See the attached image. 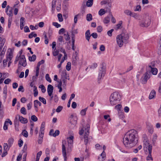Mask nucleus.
<instances>
[{
	"mask_svg": "<svg viewBox=\"0 0 161 161\" xmlns=\"http://www.w3.org/2000/svg\"><path fill=\"white\" fill-rule=\"evenodd\" d=\"M138 140L137 132L132 129L127 132L124 136L123 143L126 147L130 148L136 145Z\"/></svg>",
	"mask_w": 161,
	"mask_h": 161,
	"instance_id": "f257e3e1",
	"label": "nucleus"
},
{
	"mask_svg": "<svg viewBox=\"0 0 161 161\" xmlns=\"http://www.w3.org/2000/svg\"><path fill=\"white\" fill-rule=\"evenodd\" d=\"M129 38L127 33H122L120 34L117 36L116 38L117 44L119 47H121L123 45L124 43H127Z\"/></svg>",
	"mask_w": 161,
	"mask_h": 161,
	"instance_id": "f03ea898",
	"label": "nucleus"
},
{
	"mask_svg": "<svg viewBox=\"0 0 161 161\" xmlns=\"http://www.w3.org/2000/svg\"><path fill=\"white\" fill-rule=\"evenodd\" d=\"M121 99V96L119 93L118 92H114L110 96V103L112 105H115L119 103Z\"/></svg>",
	"mask_w": 161,
	"mask_h": 161,
	"instance_id": "7ed1b4c3",
	"label": "nucleus"
},
{
	"mask_svg": "<svg viewBox=\"0 0 161 161\" xmlns=\"http://www.w3.org/2000/svg\"><path fill=\"white\" fill-rule=\"evenodd\" d=\"M90 128V125L89 124H87L86 126V128L83 127L81 130L79 132V134L80 135H82L83 132H85V134L84 135V142L85 144L86 145L88 143L89 138L88 137L89 134V130Z\"/></svg>",
	"mask_w": 161,
	"mask_h": 161,
	"instance_id": "20e7f679",
	"label": "nucleus"
},
{
	"mask_svg": "<svg viewBox=\"0 0 161 161\" xmlns=\"http://www.w3.org/2000/svg\"><path fill=\"white\" fill-rule=\"evenodd\" d=\"M105 73V66L103 64L101 65V67L99 69L97 81L98 83H100V80L102 79L104 77Z\"/></svg>",
	"mask_w": 161,
	"mask_h": 161,
	"instance_id": "39448f33",
	"label": "nucleus"
},
{
	"mask_svg": "<svg viewBox=\"0 0 161 161\" xmlns=\"http://www.w3.org/2000/svg\"><path fill=\"white\" fill-rule=\"evenodd\" d=\"M151 75L150 71H147L141 77L140 79L141 83L143 84L146 83L147 80L150 78Z\"/></svg>",
	"mask_w": 161,
	"mask_h": 161,
	"instance_id": "423d86ee",
	"label": "nucleus"
},
{
	"mask_svg": "<svg viewBox=\"0 0 161 161\" xmlns=\"http://www.w3.org/2000/svg\"><path fill=\"white\" fill-rule=\"evenodd\" d=\"M150 18L147 17L140 22V25L142 27H147L150 25Z\"/></svg>",
	"mask_w": 161,
	"mask_h": 161,
	"instance_id": "0eeeda50",
	"label": "nucleus"
},
{
	"mask_svg": "<svg viewBox=\"0 0 161 161\" xmlns=\"http://www.w3.org/2000/svg\"><path fill=\"white\" fill-rule=\"evenodd\" d=\"M154 67V65L152 66L151 65H149L147 68V71H150V73L151 72L153 75H156L157 73L158 70L156 68H153Z\"/></svg>",
	"mask_w": 161,
	"mask_h": 161,
	"instance_id": "6e6552de",
	"label": "nucleus"
},
{
	"mask_svg": "<svg viewBox=\"0 0 161 161\" xmlns=\"http://www.w3.org/2000/svg\"><path fill=\"white\" fill-rule=\"evenodd\" d=\"M19 57V64L23 67H25L27 65V63L25 56L24 55H22V56H20Z\"/></svg>",
	"mask_w": 161,
	"mask_h": 161,
	"instance_id": "1a4fd4ad",
	"label": "nucleus"
},
{
	"mask_svg": "<svg viewBox=\"0 0 161 161\" xmlns=\"http://www.w3.org/2000/svg\"><path fill=\"white\" fill-rule=\"evenodd\" d=\"M65 142V141H63L62 142V153L64 158V161H66L67 160L66 147L64 145Z\"/></svg>",
	"mask_w": 161,
	"mask_h": 161,
	"instance_id": "9d476101",
	"label": "nucleus"
},
{
	"mask_svg": "<svg viewBox=\"0 0 161 161\" xmlns=\"http://www.w3.org/2000/svg\"><path fill=\"white\" fill-rule=\"evenodd\" d=\"M19 118V120L21 123L25 124L28 122V120L26 118H24L22 116L18 114L16 117V119Z\"/></svg>",
	"mask_w": 161,
	"mask_h": 161,
	"instance_id": "9b49d317",
	"label": "nucleus"
},
{
	"mask_svg": "<svg viewBox=\"0 0 161 161\" xmlns=\"http://www.w3.org/2000/svg\"><path fill=\"white\" fill-rule=\"evenodd\" d=\"M143 147H146L150 145L149 142L148 140L147 136L146 135L144 136L143 137Z\"/></svg>",
	"mask_w": 161,
	"mask_h": 161,
	"instance_id": "f8f14e48",
	"label": "nucleus"
},
{
	"mask_svg": "<svg viewBox=\"0 0 161 161\" xmlns=\"http://www.w3.org/2000/svg\"><path fill=\"white\" fill-rule=\"evenodd\" d=\"M143 148L144 151L147 154H148V153H151L152 152V146L151 144L148 146L143 147Z\"/></svg>",
	"mask_w": 161,
	"mask_h": 161,
	"instance_id": "ddd939ff",
	"label": "nucleus"
},
{
	"mask_svg": "<svg viewBox=\"0 0 161 161\" xmlns=\"http://www.w3.org/2000/svg\"><path fill=\"white\" fill-rule=\"evenodd\" d=\"M53 90V86L51 85H49L47 86V91L48 95L51 97L52 94Z\"/></svg>",
	"mask_w": 161,
	"mask_h": 161,
	"instance_id": "4468645a",
	"label": "nucleus"
},
{
	"mask_svg": "<svg viewBox=\"0 0 161 161\" xmlns=\"http://www.w3.org/2000/svg\"><path fill=\"white\" fill-rule=\"evenodd\" d=\"M147 127L149 132L151 134H152L153 132V125L150 123H147Z\"/></svg>",
	"mask_w": 161,
	"mask_h": 161,
	"instance_id": "2eb2a0df",
	"label": "nucleus"
},
{
	"mask_svg": "<svg viewBox=\"0 0 161 161\" xmlns=\"http://www.w3.org/2000/svg\"><path fill=\"white\" fill-rule=\"evenodd\" d=\"M12 8L9 6L7 7L6 9V13L9 16H12L13 15Z\"/></svg>",
	"mask_w": 161,
	"mask_h": 161,
	"instance_id": "dca6fc26",
	"label": "nucleus"
},
{
	"mask_svg": "<svg viewBox=\"0 0 161 161\" xmlns=\"http://www.w3.org/2000/svg\"><path fill=\"white\" fill-rule=\"evenodd\" d=\"M25 23V19L24 17H21L20 19V26L21 30H22Z\"/></svg>",
	"mask_w": 161,
	"mask_h": 161,
	"instance_id": "f3484780",
	"label": "nucleus"
},
{
	"mask_svg": "<svg viewBox=\"0 0 161 161\" xmlns=\"http://www.w3.org/2000/svg\"><path fill=\"white\" fill-rule=\"evenodd\" d=\"M156 96V92L154 90H153L151 91L149 96V99H151L155 97Z\"/></svg>",
	"mask_w": 161,
	"mask_h": 161,
	"instance_id": "a211bd4d",
	"label": "nucleus"
},
{
	"mask_svg": "<svg viewBox=\"0 0 161 161\" xmlns=\"http://www.w3.org/2000/svg\"><path fill=\"white\" fill-rule=\"evenodd\" d=\"M100 156L101 158L99 157L98 159L100 161H103L104 160L106 157V154L104 151H103L102 153L100 155Z\"/></svg>",
	"mask_w": 161,
	"mask_h": 161,
	"instance_id": "6ab92c4d",
	"label": "nucleus"
},
{
	"mask_svg": "<svg viewBox=\"0 0 161 161\" xmlns=\"http://www.w3.org/2000/svg\"><path fill=\"white\" fill-rule=\"evenodd\" d=\"M91 35H90V31L89 30H87L85 33V36L86 39L88 41H89L90 39V37Z\"/></svg>",
	"mask_w": 161,
	"mask_h": 161,
	"instance_id": "aec40b11",
	"label": "nucleus"
},
{
	"mask_svg": "<svg viewBox=\"0 0 161 161\" xmlns=\"http://www.w3.org/2000/svg\"><path fill=\"white\" fill-rule=\"evenodd\" d=\"M73 138L74 136H71L67 138V141L69 145V144L71 145L73 143Z\"/></svg>",
	"mask_w": 161,
	"mask_h": 161,
	"instance_id": "412c9836",
	"label": "nucleus"
},
{
	"mask_svg": "<svg viewBox=\"0 0 161 161\" xmlns=\"http://www.w3.org/2000/svg\"><path fill=\"white\" fill-rule=\"evenodd\" d=\"M78 60V58L76 56H75L74 58H73L72 64L74 65H76L77 64V62Z\"/></svg>",
	"mask_w": 161,
	"mask_h": 161,
	"instance_id": "4be33fe9",
	"label": "nucleus"
},
{
	"mask_svg": "<svg viewBox=\"0 0 161 161\" xmlns=\"http://www.w3.org/2000/svg\"><path fill=\"white\" fill-rule=\"evenodd\" d=\"M39 105L40 106H41V103L38 100H35L34 101V106L35 108H37V106Z\"/></svg>",
	"mask_w": 161,
	"mask_h": 161,
	"instance_id": "5701e85b",
	"label": "nucleus"
},
{
	"mask_svg": "<svg viewBox=\"0 0 161 161\" xmlns=\"http://www.w3.org/2000/svg\"><path fill=\"white\" fill-rule=\"evenodd\" d=\"M14 139L12 138H10L9 139L8 141V147L10 148L12 145L13 144L14 142Z\"/></svg>",
	"mask_w": 161,
	"mask_h": 161,
	"instance_id": "b1692460",
	"label": "nucleus"
},
{
	"mask_svg": "<svg viewBox=\"0 0 161 161\" xmlns=\"http://www.w3.org/2000/svg\"><path fill=\"white\" fill-rule=\"evenodd\" d=\"M86 19L88 21H91L92 19V14H87L86 16Z\"/></svg>",
	"mask_w": 161,
	"mask_h": 161,
	"instance_id": "393cba45",
	"label": "nucleus"
},
{
	"mask_svg": "<svg viewBox=\"0 0 161 161\" xmlns=\"http://www.w3.org/2000/svg\"><path fill=\"white\" fill-rule=\"evenodd\" d=\"M93 3V0H88L86 2V6L88 7H91Z\"/></svg>",
	"mask_w": 161,
	"mask_h": 161,
	"instance_id": "a878e982",
	"label": "nucleus"
},
{
	"mask_svg": "<svg viewBox=\"0 0 161 161\" xmlns=\"http://www.w3.org/2000/svg\"><path fill=\"white\" fill-rule=\"evenodd\" d=\"M36 59V56L35 55H33L31 57H29V60L30 61H34Z\"/></svg>",
	"mask_w": 161,
	"mask_h": 161,
	"instance_id": "bb28decb",
	"label": "nucleus"
},
{
	"mask_svg": "<svg viewBox=\"0 0 161 161\" xmlns=\"http://www.w3.org/2000/svg\"><path fill=\"white\" fill-rule=\"evenodd\" d=\"M38 92L37 90V87L36 86H34V96L36 97L38 95Z\"/></svg>",
	"mask_w": 161,
	"mask_h": 161,
	"instance_id": "cd10ccee",
	"label": "nucleus"
},
{
	"mask_svg": "<svg viewBox=\"0 0 161 161\" xmlns=\"http://www.w3.org/2000/svg\"><path fill=\"white\" fill-rule=\"evenodd\" d=\"M43 137V136L39 135L38 139V142L39 144H40L42 143V141Z\"/></svg>",
	"mask_w": 161,
	"mask_h": 161,
	"instance_id": "c85d7f7f",
	"label": "nucleus"
},
{
	"mask_svg": "<svg viewBox=\"0 0 161 161\" xmlns=\"http://www.w3.org/2000/svg\"><path fill=\"white\" fill-rule=\"evenodd\" d=\"M152 152L148 153V156L147 157V160H153V158L151 155Z\"/></svg>",
	"mask_w": 161,
	"mask_h": 161,
	"instance_id": "c756f323",
	"label": "nucleus"
},
{
	"mask_svg": "<svg viewBox=\"0 0 161 161\" xmlns=\"http://www.w3.org/2000/svg\"><path fill=\"white\" fill-rule=\"evenodd\" d=\"M39 88H41L42 93H45L46 91V89L43 85H41L39 86Z\"/></svg>",
	"mask_w": 161,
	"mask_h": 161,
	"instance_id": "7c9ffc66",
	"label": "nucleus"
},
{
	"mask_svg": "<svg viewBox=\"0 0 161 161\" xmlns=\"http://www.w3.org/2000/svg\"><path fill=\"white\" fill-rule=\"evenodd\" d=\"M87 109V107L86 108L84 109H82L80 112L81 115L84 116L86 114V112Z\"/></svg>",
	"mask_w": 161,
	"mask_h": 161,
	"instance_id": "2f4dec72",
	"label": "nucleus"
},
{
	"mask_svg": "<svg viewBox=\"0 0 161 161\" xmlns=\"http://www.w3.org/2000/svg\"><path fill=\"white\" fill-rule=\"evenodd\" d=\"M124 13L127 15L131 16L132 12L130 10L126 9L124 10Z\"/></svg>",
	"mask_w": 161,
	"mask_h": 161,
	"instance_id": "473e14b6",
	"label": "nucleus"
},
{
	"mask_svg": "<svg viewBox=\"0 0 161 161\" xmlns=\"http://www.w3.org/2000/svg\"><path fill=\"white\" fill-rule=\"evenodd\" d=\"M39 99L40 101L42 102L44 104H45L46 103V100L44 98L39 97Z\"/></svg>",
	"mask_w": 161,
	"mask_h": 161,
	"instance_id": "72a5a7b5",
	"label": "nucleus"
},
{
	"mask_svg": "<svg viewBox=\"0 0 161 161\" xmlns=\"http://www.w3.org/2000/svg\"><path fill=\"white\" fill-rule=\"evenodd\" d=\"M9 148L7 143H4L3 145V151H8Z\"/></svg>",
	"mask_w": 161,
	"mask_h": 161,
	"instance_id": "f704fd0d",
	"label": "nucleus"
},
{
	"mask_svg": "<svg viewBox=\"0 0 161 161\" xmlns=\"http://www.w3.org/2000/svg\"><path fill=\"white\" fill-rule=\"evenodd\" d=\"M20 112L21 114L24 115L26 114L27 113L26 112V110L25 107H23L21 108L20 109Z\"/></svg>",
	"mask_w": 161,
	"mask_h": 161,
	"instance_id": "c9c22d12",
	"label": "nucleus"
},
{
	"mask_svg": "<svg viewBox=\"0 0 161 161\" xmlns=\"http://www.w3.org/2000/svg\"><path fill=\"white\" fill-rule=\"evenodd\" d=\"M66 69L69 71L71 69V63L70 62H68L67 63V64L66 66Z\"/></svg>",
	"mask_w": 161,
	"mask_h": 161,
	"instance_id": "e433bc0d",
	"label": "nucleus"
},
{
	"mask_svg": "<svg viewBox=\"0 0 161 161\" xmlns=\"http://www.w3.org/2000/svg\"><path fill=\"white\" fill-rule=\"evenodd\" d=\"M72 49L73 50H75V40L74 39V37L73 36L72 37Z\"/></svg>",
	"mask_w": 161,
	"mask_h": 161,
	"instance_id": "4c0bfd02",
	"label": "nucleus"
},
{
	"mask_svg": "<svg viewBox=\"0 0 161 161\" xmlns=\"http://www.w3.org/2000/svg\"><path fill=\"white\" fill-rule=\"evenodd\" d=\"M105 11L104 9H101L98 12L99 14L101 16L105 13Z\"/></svg>",
	"mask_w": 161,
	"mask_h": 161,
	"instance_id": "58836bf2",
	"label": "nucleus"
},
{
	"mask_svg": "<svg viewBox=\"0 0 161 161\" xmlns=\"http://www.w3.org/2000/svg\"><path fill=\"white\" fill-rule=\"evenodd\" d=\"M57 16L58 18L59 21L60 22H62L63 21V18L62 16V15L61 14H58Z\"/></svg>",
	"mask_w": 161,
	"mask_h": 161,
	"instance_id": "ea45409f",
	"label": "nucleus"
},
{
	"mask_svg": "<svg viewBox=\"0 0 161 161\" xmlns=\"http://www.w3.org/2000/svg\"><path fill=\"white\" fill-rule=\"evenodd\" d=\"M59 133V131L58 130H55L54 133H53L52 136L53 137H56V136L58 135Z\"/></svg>",
	"mask_w": 161,
	"mask_h": 161,
	"instance_id": "a19ab883",
	"label": "nucleus"
},
{
	"mask_svg": "<svg viewBox=\"0 0 161 161\" xmlns=\"http://www.w3.org/2000/svg\"><path fill=\"white\" fill-rule=\"evenodd\" d=\"M45 78H46V80L47 81H48V82H49L50 83H51V82L52 80H51L50 78V77L49 75L48 74H47L46 75Z\"/></svg>",
	"mask_w": 161,
	"mask_h": 161,
	"instance_id": "79ce46f5",
	"label": "nucleus"
},
{
	"mask_svg": "<svg viewBox=\"0 0 161 161\" xmlns=\"http://www.w3.org/2000/svg\"><path fill=\"white\" fill-rule=\"evenodd\" d=\"M110 21V19L108 17H105L103 20V22L105 24H107L109 23Z\"/></svg>",
	"mask_w": 161,
	"mask_h": 161,
	"instance_id": "37998d69",
	"label": "nucleus"
},
{
	"mask_svg": "<svg viewBox=\"0 0 161 161\" xmlns=\"http://www.w3.org/2000/svg\"><path fill=\"white\" fill-rule=\"evenodd\" d=\"M63 107L62 106H58L56 109V111L57 113H59L62 110Z\"/></svg>",
	"mask_w": 161,
	"mask_h": 161,
	"instance_id": "c03bdc74",
	"label": "nucleus"
},
{
	"mask_svg": "<svg viewBox=\"0 0 161 161\" xmlns=\"http://www.w3.org/2000/svg\"><path fill=\"white\" fill-rule=\"evenodd\" d=\"M78 33L77 29L74 30L72 31V37H74V39H75V34H77Z\"/></svg>",
	"mask_w": 161,
	"mask_h": 161,
	"instance_id": "a18cd8bd",
	"label": "nucleus"
},
{
	"mask_svg": "<svg viewBox=\"0 0 161 161\" xmlns=\"http://www.w3.org/2000/svg\"><path fill=\"white\" fill-rule=\"evenodd\" d=\"M12 58V53H9L8 56L7 57V60L8 61H10Z\"/></svg>",
	"mask_w": 161,
	"mask_h": 161,
	"instance_id": "49530a36",
	"label": "nucleus"
},
{
	"mask_svg": "<svg viewBox=\"0 0 161 161\" xmlns=\"http://www.w3.org/2000/svg\"><path fill=\"white\" fill-rule=\"evenodd\" d=\"M31 120L35 122L36 121L38 120V119L35 115H33L31 116Z\"/></svg>",
	"mask_w": 161,
	"mask_h": 161,
	"instance_id": "de8ad7c7",
	"label": "nucleus"
},
{
	"mask_svg": "<svg viewBox=\"0 0 161 161\" xmlns=\"http://www.w3.org/2000/svg\"><path fill=\"white\" fill-rule=\"evenodd\" d=\"M135 11H141V8L140 5H137L135 8L134 9Z\"/></svg>",
	"mask_w": 161,
	"mask_h": 161,
	"instance_id": "09e8293b",
	"label": "nucleus"
},
{
	"mask_svg": "<svg viewBox=\"0 0 161 161\" xmlns=\"http://www.w3.org/2000/svg\"><path fill=\"white\" fill-rule=\"evenodd\" d=\"M22 134L23 136L25 137H27L28 136V133L25 130H24L22 132Z\"/></svg>",
	"mask_w": 161,
	"mask_h": 161,
	"instance_id": "8fccbe9b",
	"label": "nucleus"
},
{
	"mask_svg": "<svg viewBox=\"0 0 161 161\" xmlns=\"http://www.w3.org/2000/svg\"><path fill=\"white\" fill-rule=\"evenodd\" d=\"M114 31V30L113 29H112L108 31L107 32V34L109 36H111L112 35V32Z\"/></svg>",
	"mask_w": 161,
	"mask_h": 161,
	"instance_id": "3c124183",
	"label": "nucleus"
},
{
	"mask_svg": "<svg viewBox=\"0 0 161 161\" xmlns=\"http://www.w3.org/2000/svg\"><path fill=\"white\" fill-rule=\"evenodd\" d=\"M122 106L120 104H118L115 107V108L117 109L118 111H120L121 108Z\"/></svg>",
	"mask_w": 161,
	"mask_h": 161,
	"instance_id": "603ef678",
	"label": "nucleus"
},
{
	"mask_svg": "<svg viewBox=\"0 0 161 161\" xmlns=\"http://www.w3.org/2000/svg\"><path fill=\"white\" fill-rule=\"evenodd\" d=\"M42 151H40L37 154L36 157V159H37V160L38 159H39L41 155L42 154Z\"/></svg>",
	"mask_w": 161,
	"mask_h": 161,
	"instance_id": "864d4df0",
	"label": "nucleus"
},
{
	"mask_svg": "<svg viewBox=\"0 0 161 161\" xmlns=\"http://www.w3.org/2000/svg\"><path fill=\"white\" fill-rule=\"evenodd\" d=\"M66 75L67 74L65 71L62 72L61 75L62 77H64L65 79H67Z\"/></svg>",
	"mask_w": 161,
	"mask_h": 161,
	"instance_id": "5fc2aeb1",
	"label": "nucleus"
},
{
	"mask_svg": "<svg viewBox=\"0 0 161 161\" xmlns=\"http://www.w3.org/2000/svg\"><path fill=\"white\" fill-rule=\"evenodd\" d=\"M121 24H122V23L117 24L116 25L115 27L114 28L116 30H117L119 29L120 27H121Z\"/></svg>",
	"mask_w": 161,
	"mask_h": 161,
	"instance_id": "6e6d98bb",
	"label": "nucleus"
},
{
	"mask_svg": "<svg viewBox=\"0 0 161 161\" xmlns=\"http://www.w3.org/2000/svg\"><path fill=\"white\" fill-rule=\"evenodd\" d=\"M12 22V18H9L8 20V26L9 28H10L11 24V22Z\"/></svg>",
	"mask_w": 161,
	"mask_h": 161,
	"instance_id": "4d7b16f0",
	"label": "nucleus"
},
{
	"mask_svg": "<svg viewBox=\"0 0 161 161\" xmlns=\"http://www.w3.org/2000/svg\"><path fill=\"white\" fill-rule=\"evenodd\" d=\"M80 15L79 14H77L75 16L74 19V22L75 24L77 23V18L78 16Z\"/></svg>",
	"mask_w": 161,
	"mask_h": 161,
	"instance_id": "13d9d810",
	"label": "nucleus"
},
{
	"mask_svg": "<svg viewBox=\"0 0 161 161\" xmlns=\"http://www.w3.org/2000/svg\"><path fill=\"white\" fill-rule=\"evenodd\" d=\"M11 81V80L9 78H8L4 80V83L6 84H8Z\"/></svg>",
	"mask_w": 161,
	"mask_h": 161,
	"instance_id": "bf43d9fd",
	"label": "nucleus"
},
{
	"mask_svg": "<svg viewBox=\"0 0 161 161\" xmlns=\"http://www.w3.org/2000/svg\"><path fill=\"white\" fill-rule=\"evenodd\" d=\"M53 25L55 26L56 28H58L61 26V25L60 24H58L57 22H53Z\"/></svg>",
	"mask_w": 161,
	"mask_h": 161,
	"instance_id": "052dcab7",
	"label": "nucleus"
},
{
	"mask_svg": "<svg viewBox=\"0 0 161 161\" xmlns=\"http://www.w3.org/2000/svg\"><path fill=\"white\" fill-rule=\"evenodd\" d=\"M24 31L25 32H30L29 27L27 26H25L24 28Z\"/></svg>",
	"mask_w": 161,
	"mask_h": 161,
	"instance_id": "680f3d73",
	"label": "nucleus"
},
{
	"mask_svg": "<svg viewBox=\"0 0 161 161\" xmlns=\"http://www.w3.org/2000/svg\"><path fill=\"white\" fill-rule=\"evenodd\" d=\"M23 141L21 139H20L19 141L18 145L19 147H21L23 145Z\"/></svg>",
	"mask_w": 161,
	"mask_h": 161,
	"instance_id": "e2e57ef3",
	"label": "nucleus"
},
{
	"mask_svg": "<svg viewBox=\"0 0 161 161\" xmlns=\"http://www.w3.org/2000/svg\"><path fill=\"white\" fill-rule=\"evenodd\" d=\"M97 31L101 32L103 30L102 27L101 26H98L97 28Z\"/></svg>",
	"mask_w": 161,
	"mask_h": 161,
	"instance_id": "0e129e2a",
	"label": "nucleus"
},
{
	"mask_svg": "<svg viewBox=\"0 0 161 161\" xmlns=\"http://www.w3.org/2000/svg\"><path fill=\"white\" fill-rule=\"evenodd\" d=\"M91 36L93 38L96 39L97 37V34L96 33L94 32L92 34Z\"/></svg>",
	"mask_w": 161,
	"mask_h": 161,
	"instance_id": "69168bd1",
	"label": "nucleus"
},
{
	"mask_svg": "<svg viewBox=\"0 0 161 161\" xmlns=\"http://www.w3.org/2000/svg\"><path fill=\"white\" fill-rule=\"evenodd\" d=\"M18 90L19 92L21 91L22 92H24V87L23 86H20L19 87Z\"/></svg>",
	"mask_w": 161,
	"mask_h": 161,
	"instance_id": "338daca9",
	"label": "nucleus"
},
{
	"mask_svg": "<svg viewBox=\"0 0 161 161\" xmlns=\"http://www.w3.org/2000/svg\"><path fill=\"white\" fill-rule=\"evenodd\" d=\"M77 104L75 102H73L71 105V107L73 108H76Z\"/></svg>",
	"mask_w": 161,
	"mask_h": 161,
	"instance_id": "774afa93",
	"label": "nucleus"
}]
</instances>
